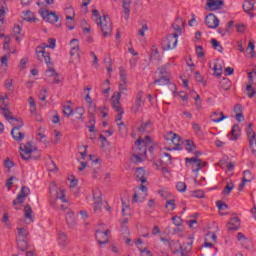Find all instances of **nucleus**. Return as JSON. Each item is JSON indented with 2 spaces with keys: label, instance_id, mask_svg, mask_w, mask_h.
Returning <instances> with one entry per match:
<instances>
[{
  "label": "nucleus",
  "instance_id": "obj_1",
  "mask_svg": "<svg viewBox=\"0 0 256 256\" xmlns=\"http://www.w3.org/2000/svg\"><path fill=\"white\" fill-rule=\"evenodd\" d=\"M11 115H13V112L7 110V113H4V118L6 119V121H18L19 122V125H16L11 130L12 138L14 139V141H17L19 143L23 139H25V133L20 131L21 127H23V125H25V123H23V119L15 118Z\"/></svg>",
  "mask_w": 256,
  "mask_h": 256
},
{
  "label": "nucleus",
  "instance_id": "obj_2",
  "mask_svg": "<svg viewBox=\"0 0 256 256\" xmlns=\"http://www.w3.org/2000/svg\"><path fill=\"white\" fill-rule=\"evenodd\" d=\"M96 23L100 26L103 37H109L113 33V23L108 15L96 18Z\"/></svg>",
  "mask_w": 256,
  "mask_h": 256
},
{
  "label": "nucleus",
  "instance_id": "obj_3",
  "mask_svg": "<svg viewBox=\"0 0 256 256\" xmlns=\"http://www.w3.org/2000/svg\"><path fill=\"white\" fill-rule=\"evenodd\" d=\"M112 109H114V111L118 113L116 115L115 121H121V119H123V113H125V111H123V107H121V94L119 92H114L112 95Z\"/></svg>",
  "mask_w": 256,
  "mask_h": 256
},
{
  "label": "nucleus",
  "instance_id": "obj_4",
  "mask_svg": "<svg viewBox=\"0 0 256 256\" xmlns=\"http://www.w3.org/2000/svg\"><path fill=\"white\" fill-rule=\"evenodd\" d=\"M179 35L177 34H169L166 38H164L161 42V47L163 51H169V49H175L177 47V38Z\"/></svg>",
  "mask_w": 256,
  "mask_h": 256
},
{
  "label": "nucleus",
  "instance_id": "obj_5",
  "mask_svg": "<svg viewBox=\"0 0 256 256\" xmlns=\"http://www.w3.org/2000/svg\"><path fill=\"white\" fill-rule=\"evenodd\" d=\"M36 55L38 61H44L48 67L49 65H53V62H51V55L49 52L45 51L44 46H37Z\"/></svg>",
  "mask_w": 256,
  "mask_h": 256
},
{
  "label": "nucleus",
  "instance_id": "obj_6",
  "mask_svg": "<svg viewBox=\"0 0 256 256\" xmlns=\"http://www.w3.org/2000/svg\"><path fill=\"white\" fill-rule=\"evenodd\" d=\"M39 14L42 17V19L46 21V23L54 24L57 23V21H59V16L55 12H50L45 8H41L39 10Z\"/></svg>",
  "mask_w": 256,
  "mask_h": 256
},
{
  "label": "nucleus",
  "instance_id": "obj_7",
  "mask_svg": "<svg viewBox=\"0 0 256 256\" xmlns=\"http://www.w3.org/2000/svg\"><path fill=\"white\" fill-rule=\"evenodd\" d=\"M31 193V189L27 186H22L19 194L17 195L16 199L13 200L12 205H23L25 203V199L29 197Z\"/></svg>",
  "mask_w": 256,
  "mask_h": 256
},
{
  "label": "nucleus",
  "instance_id": "obj_8",
  "mask_svg": "<svg viewBox=\"0 0 256 256\" xmlns=\"http://www.w3.org/2000/svg\"><path fill=\"white\" fill-rule=\"evenodd\" d=\"M166 140L172 141L173 145H175V147L173 148L174 151H181L183 149V147H181V144H180L181 136H179L178 134L169 132L166 136Z\"/></svg>",
  "mask_w": 256,
  "mask_h": 256
},
{
  "label": "nucleus",
  "instance_id": "obj_9",
  "mask_svg": "<svg viewBox=\"0 0 256 256\" xmlns=\"http://www.w3.org/2000/svg\"><path fill=\"white\" fill-rule=\"evenodd\" d=\"M204 21L209 29H217V27H219V18H217V16H215L213 13L206 15Z\"/></svg>",
  "mask_w": 256,
  "mask_h": 256
},
{
  "label": "nucleus",
  "instance_id": "obj_10",
  "mask_svg": "<svg viewBox=\"0 0 256 256\" xmlns=\"http://www.w3.org/2000/svg\"><path fill=\"white\" fill-rule=\"evenodd\" d=\"M223 5H225V0H207L206 9L208 11H219V9H223Z\"/></svg>",
  "mask_w": 256,
  "mask_h": 256
},
{
  "label": "nucleus",
  "instance_id": "obj_11",
  "mask_svg": "<svg viewBox=\"0 0 256 256\" xmlns=\"http://www.w3.org/2000/svg\"><path fill=\"white\" fill-rule=\"evenodd\" d=\"M93 199H94V212L101 213V207H103L101 191H99V190L94 191Z\"/></svg>",
  "mask_w": 256,
  "mask_h": 256
},
{
  "label": "nucleus",
  "instance_id": "obj_12",
  "mask_svg": "<svg viewBox=\"0 0 256 256\" xmlns=\"http://www.w3.org/2000/svg\"><path fill=\"white\" fill-rule=\"evenodd\" d=\"M136 147L134 148V153H138L140 155H147V145L145 144V140L139 138L135 141Z\"/></svg>",
  "mask_w": 256,
  "mask_h": 256
},
{
  "label": "nucleus",
  "instance_id": "obj_13",
  "mask_svg": "<svg viewBox=\"0 0 256 256\" xmlns=\"http://www.w3.org/2000/svg\"><path fill=\"white\" fill-rule=\"evenodd\" d=\"M228 231H239L241 227V220L239 217L231 218L230 221L227 223Z\"/></svg>",
  "mask_w": 256,
  "mask_h": 256
},
{
  "label": "nucleus",
  "instance_id": "obj_14",
  "mask_svg": "<svg viewBox=\"0 0 256 256\" xmlns=\"http://www.w3.org/2000/svg\"><path fill=\"white\" fill-rule=\"evenodd\" d=\"M242 9L245 11V13H248L252 19L255 17V15L251 13V11L255 9V2H253V0H246L242 6Z\"/></svg>",
  "mask_w": 256,
  "mask_h": 256
},
{
  "label": "nucleus",
  "instance_id": "obj_15",
  "mask_svg": "<svg viewBox=\"0 0 256 256\" xmlns=\"http://www.w3.org/2000/svg\"><path fill=\"white\" fill-rule=\"evenodd\" d=\"M143 103V91L140 90L136 95V102L135 105L132 107V112L138 113L139 108L142 107Z\"/></svg>",
  "mask_w": 256,
  "mask_h": 256
},
{
  "label": "nucleus",
  "instance_id": "obj_16",
  "mask_svg": "<svg viewBox=\"0 0 256 256\" xmlns=\"http://www.w3.org/2000/svg\"><path fill=\"white\" fill-rule=\"evenodd\" d=\"M168 245H169V248L171 249V251H173V253L175 255H179V253H181L180 249H182V245L179 242V240H172V241L168 242Z\"/></svg>",
  "mask_w": 256,
  "mask_h": 256
},
{
  "label": "nucleus",
  "instance_id": "obj_17",
  "mask_svg": "<svg viewBox=\"0 0 256 256\" xmlns=\"http://www.w3.org/2000/svg\"><path fill=\"white\" fill-rule=\"evenodd\" d=\"M96 239L99 245H107V243H109V237H107V234H103V231L100 230L96 231Z\"/></svg>",
  "mask_w": 256,
  "mask_h": 256
},
{
  "label": "nucleus",
  "instance_id": "obj_18",
  "mask_svg": "<svg viewBox=\"0 0 256 256\" xmlns=\"http://www.w3.org/2000/svg\"><path fill=\"white\" fill-rule=\"evenodd\" d=\"M24 217L25 219H28L29 223H33L35 221L33 218V208H31V205L29 204L24 206Z\"/></svg>",
  "mask_w": 256,
  "mask_h": 256
},
{
  "label": "nucleus",
  "instance_id": "obj_19",
  "mask_svg": "<svg viewBox=\"0 0 256 256\" xmlns=\"http://www.w3.org/2000/svg\"><path fill=\"white\" fill-rule=\"evenodd\" d=\"M58 199H60L62 203L67 202V200L65 199V190H60V193L57 194L56 199L50 202L51 207H53L54 209H59V206H57Z\"/></svg>",
  "mask_w": 256,
  "mask_h": 256
},
{
  "label": "nucleus",
  "instance_id": "obj_20",
  "mask_svg": "<svg viewBox=\"0 0 256 256\" xmlns=\"http://www.w3.org/2000/svg\"><path fill=\"white\" fill-rule=\"evenodd\" d=\"M210 118L213 123H221V121L227 119V116L223 112H213Z\"/></svg>",
  "mask_w": 256,
  "mask_h": 256
},
{
  "label": "nucleus",
  "instance_id": "obj_21",
  "mask_svg": "<svg viewBox=\"0 0 256 256\" xmlns=\"http://www.w3.org/2000/svg\"><path fill=\"white\" fill-rule=\"evenodd\" d=\"M58 245L63 248H65L66 245H69V238L65 232L58 233Z\"/></svg>",
  "mask_w": 256,
  "mask_h": 256
},
{
  "label": "nucleus",
  "instance_id": "obj_22",
  "mask_svg": "<svg viewBox=\"0 0 256 256\" xmlns=\"http://www.w3.org/2000/svg\"><path fill=\"white\" fill-rule=\"evenodd\" d=\"M66 223L70 227V229H73V227L77 225V221L75 220V213L67 212Z\"/></svg>",
  "mask_w": 256,
  "mask_h": 256
},
{
  "label": "nucleus",
  "instance_id": "obj_23",
  "mask_svg": "<svg viewBox=\"0 0 256 256\" xmlns=\"http://www.w3.org/2000/svg\"><path fill=\"white\" fill-rule=\"evenodd\" d=\"M135 177L138 181L147 183V178H145V169L143 167L136 168Z\"/></svg>",
  "mask_w": 256,
  "mask_h": 256
},
{
  "label": "nucleus",
  "instance_id": "obj_24",
  "mask_svg": "<svg viewBox=\"0 0 256 256\" xmlns=\"http://www.w3.org/2000/svg\"><path fill=\"white\" fill-rule=\"evenodd\" d=\"M122 7H123V10H124V18L127 20H129V15L131 13V8H130V4L132 3L131 0H122Z\"/></svg>",
  "mask_w": 256,
  "mask_h": 256
},
{
  "label": "nucleus",
  "instance_id": "obj_25",
  "mask_svg": "<svg viewBox=\"0 0 256 256\" xmlns=\"http://www.w3.org/2000/svg\"><path fill=\"white\" fill-rule=\"evenodd\" d=\"M24 14V21H27L28 23H37V21H39L38 18H35V15L33 14V12H31V10H27L25 12H23Z\"/></svg>",
  "mask_w": 256,
  "mask_h": 256
},
{
  "label": "nucleus",
  "instance_id": "obj_26",
  "mask_svg": "<svg viewBox=\"0 0 256 256\" xmlns=\"http://www.w3.org/2000/svg\"><path fill=\"white\" fill-rule=\"evenodd\" d=\"M183 145L186 149V151H188V153H193V151H195V149H197V145H195V142H193V140H185L183 142Z\"/></svg>",
  "mask_w": 256,
  "mask_h": 256
},
{
  "label": "nucleus",
  "instance_id": "obj_27",
  "mask_svg": "<svg viewBox=\"0 0 256 256\" xmlns=\"http://www.w3.org/2000/svg\"><path fill=\"white\" fill-rule=\"evenodd\" d=\"M16 241H17L18 249L20 251H27V249H29V244L27 242V239H16Z\"/></svg>",
  "mask_w": 256,
  "mask_h": 256
},
{
  "label": "nucleus",
  "instance_id": "obj_28",
  "mask_svg": "<svg viewBox=\"0 0 256 256\" xmlns=\"http://www.w3.org/2000/svg\"><path fill=\"white\" fill-rule=\"evenodd\" d=\"M70 43H71V45H74L70 51V55H71V57H73V55H77V53H79V40L72 39Z\"/></svg>",
  "mask_w": 256,
  "mask_h": 256
},
{
  "label": "nucleus",
  "instance_id": "obj_29",
  "mask_svg": "<svg viewBox=\"0 0 256 256\" xmlns=\"http://www.w3.org/2000/svg\"><path fill=\"white\" fill-rule=\"evenodd\" d=\"M240 131L241 129L239 128V125L236 124L232 127V130H231L232 141H237V139H239V136L241 135Z\"/></svg>",
  "mask_w": 256,
  "mask_h": 256
},
{
  "label": "nucleus",
  "instance_id": "obj_30",
  "mask_svg": "<svg viewBox=\"0 0 256 256\" xmlns=\"http://www.w3.org/2000/svg\"><path fill=\"white\" fill-rule=\"evenodd\" d=\"M233 189H235V184H233V181L226 182L222 195H231V191H233Z\"/></svg>",
  "mask_w": 256,
  "mask_h": 256
},
{
  "label": "nucleus",
  "instance_id": "obj_31",
  "mask_svg": "<svg viewBox=\"0 0 256 256\" xmlns=\"http://www.w3.org/2000/svg\"><path fill=\"white\" fill-rule=\"evenodd\" d=\"M170 79L167 76H161L160 78L154 80L153 83H151L150 85H156V83L160 84V85H169L170 83Z\"/></svg>",
  "mask_w": 256,
  "mask_h": 256
},
{
  "label": "nucleus",
  "instance_id": "obj_32",
  "mask_svg": "<svg viewBox=\"0 0 256 256\" xmlns=\"http://www.w3.org/2000/svg\"><path fill=\"white\" fill-rule=\"evenodd\" d=\"M20 151H23L25 155H31L33 151V144L31 142H28L23 146H20Z\"/></svg>",
  "mask_w": 256,
  "mask_h": 256
},
{
  "label": "nucleus",
  "instance_id": "obj_33",
  "mask_svg": "<svg viewBox=\"0 0 256 256\" xmlns=\"http://www.w3.org/2000/svg\"><path fill=\"white\" fill-rule=\"evenodd\" d=\"M206 165H207L206 163H202V160L192 164L193 173H199V171H201V169H203V167H205Z\"/></svg>",
  "mask_w": 256,
  "mask_h": 256
},
{
  "label": "nucleus",
  "instance_id": "obj_34",
  "mask_svg": "<svg viewBox=\"0 0 256 256\" xmlns=\"http://www.w3.org/2000/svg\"><path fill=\"white\" fill-rule=\"evenodd\" d=\"M161 163H163L164 165H171V163H172L171 154L164 152L161 157Z\"/></svg>",
  "mask_w": 256,
  "mask_h": 256
},
{
  "label": "nucleus",
  "instance_id": "obj_35",
  "mask_svg": "<svg viewBox=\"0 0 256 256\" xmlns=\"http://www.w3.org/2000/svg\"><path fill=\"white\" fill-rule=\"evenodd\" d=\"M175 21H176V23L172 24V28L177 33H181V25H183V19L178 17V18H176Z\"/></svg>",
  "mask_w": 256,
  "mask_h": 256
},
{
  "label": "nucleus",
  "instance_id": "obj_36",
  "mask_svg": "<svg viewBox=\"0 0 256 256\" xmlns=\"http://www.w3.org/2000/svg\"><path fill=\"white\" fill-rule=\"evenodd\" d=\"M248 140L249 139H256L255 131L253 130V123L248 124V128L246 130Z\"/></svg>",
  "mask_w": 256,
  "mask_h": 256
},
{
  "label": "nucleus",
  "instance_id": "obj_37",
  "mask_svg": "<svg viewBox=\"0 0 256 256\" xmlns=\"http://www.w3.org/2000/svg\"><path fill=\"white\" fill-rule=\"evenodd\" d=\"M29 232L25 228H18V236L16 239H27Z\"/></svg>",
  "mask_w": 256,
  "mask_h": 256
},
{
  "label": "nucleus",
  "instance_id": "obj_38",
  "mask_svg": "<svg viewBox=\"0 0 256 256\" xmlns=\"http://www.w3.org/2000/svg\"><path fill=\"white\" fill-rule=\"evenodd\" d=\"M211 45L213 49H215L219 53H223V46H221V43H219V41H217L216 39H211Z\"/></svg>",
  "mask_w": 256,
  "mask_h": 256
},
{
  "label": "nucleus",
  "instance_id": "obj_39",
  "mask_svg": "<svg viewBox=\"0 0 256 256\" xmlns=\"http://www.w3.org/2000/svg\"><path fill=\"white\" fill-rule=\"evenodd\" d=\"M220 85L224 91H229L231 89V81L228 78H224L221 82Z\"/></svg>",
  "mask_w": 256,
  "mask_h": 256
},
{
  "label": "nucleus",
  "instance_id": "obj_40",
  "mask_svg": "<svg viewBox=\"0 0 256 256\" xmlns=\"http://www.w3.org/2000/svg\"><path fill=\"white\" fill-rule=\"evenodd\" d=\"M48 43L49 44H43V47L46 49H55L56 45H57V40L55 38H49L48 39Z\"/></svg>",
  "mask_w": 256,
  "mask_h": 256
},
{
  "label": "nucleus",
  "instance_id": "obj_41",
  "mask_svg": "<svg viewBox=\"0 0 256 256\" xmlns=\"http://www.w3.org/2000/svg\"><path fill=\"white\" fill-rule=\"evenodd\" d=\"M165 207L168 209V211H175L177 207V205L175 204V199L167 200Z\"/></svg>",
  "mask_w": 256,
  "mask_h": 256
},
{
  "label": "nucleus",
  "instance_id": "obj_42",
  "mask_svg": "<svg viewBox=\"0 0 256 256\" xmlns=\"http://www.w3.org/2000/svg\"><path fill=\"white\" fill-rule=\"evenodd\" d=\"M143 157H145L143 154H139L138 152H134L132 155V161L133 163H142Z\"/></svg>",
  "mask_w": 256,
  "mask_h": 256
},
{
  "label": "nucleus",
  "instance_id": "obj_43",
  "mask_svg": "<svg viewBox=\"0 0 256 256\" xmlns=\"http://www.w3.org/2000/svg\"><path fill=\"white\" fill-rule=\"evenodd\" d=\"M66 27H68V29L70 31H73L75 29V22L73 21V17L72 16H66Z\"/></svg>",
  "mask_w": 256,
  "mask_h": 256
},
{
  "label": "nucleus",
  "instance_id": "obj_44",
  "mask_svg": "<svg viewBox=\"0 0 256 256\" xmlns=\"http://www.w3.org/2000/svg\"><path fill=\"white\" fill-rule=\"evenodd\" d=\"M119 71H120L121 83H127V70H125V68H123V67H120Z\"/></svg>",
  "mask_w": 256,
  "mask_h": 256
},
{
  "label": "nucleus",
  "instance_id": "obj_45",
  "mask_svg": "<svg viewBox=\"0 0 256 256\" xmlns=\"http://www.w3.org/2000/svg\"><path fill=\"white\" fill-rule=\"evenodd\" d=\"M20 156L24 161H29L30 159L37 161V159H39V157H41L40 155H38V156H34L32 154L26 155L25 153H20Z\"/></svg>",
  "mask_w": 256,
  "mask_h": 256
},
{
  "label": "nucleus",
  "instance_id": "obj_46",
  "mask_svg": "<svg viewBox=\"0 0 256 256\" xmlns=\"http://www.w3.org/2000/svg\"><path fill=\"white\" fill-rule=\"evenodd\" d=\"M176 189L180 193H185V191H187V184H185V182H178L176 184Z\"/></svg>",
  "mask_w": 256,
  "mask_h": 256
},
{
  "label": "nucleus",
  "instance_id": "obj_47",
  "mask_svg": "<svg viewBox=\"0 0 256 256\" xmlns=\"http://www.w3.org/2000/svg\"><path fill=\"white\" fill-rule=\"evenodd\" d=\"M243 178L242 179H246V183H251V181H253V174L251 173V171L246 170L243 173Z\"/></svg>",
  "mask_w": 256,
  "mask_h": 256
},
{
  "label": "nucleus",
  "instance_id": "obj_48",
  "mask_svg": "<svg viewBox=\"0 0 256 256\" xmlns=\"http://www.w3.org/2000/svg\"><path fill=\"white\" fill-rule=\"evenodd\" d=\"M63 113L66 117H71V115H73V108H71V106L64 105Z\"/></svg>",
  "mask_w": 256,
  "mask_h": 256
},
{
  "label": "nucleus",
  "instance_id": "obj_49",
  "mask_svg": "<svg viewBox=\"0 0 256 256\" xmlns=\"http://www.w3.org/2000/svg\"><path fill=\"white\" fill-rule=\"evenodd\" d=\"M216 206L218 207V209L220 211H225V209H229V205H227V203L221 201V200H218L216 202Z\"/></svg>",
  "mask_w": 256,
  "mask_h": 256
},
{
  "label": "nucleus",
  "instance_id": "obj_50",
  "mask_svg": "<svg viewBox=\"0 0 256 256\" xmlns=\"http://www.w3.org/2000/svg\"><path fill=\"white\" fill-rule=\"evenodd\" d=\"M119 94L122 93V95H126L127 94V83L125 82H121L119 84ZM120 98H121V95H120Z\"/></svg>",
  "mask_w": 256,
  "mask_h": 256
},
{
  "label": "nucleus",
  "instance_id": "obj_51",
  "mask_svg": "<svg viewBox=\"0 0 256 256\" xmlns=\"http://www.w3.org/2000/svg\"><path fill=\"white\" fill-rule=\"evenodd\" d=\"M52 65L48 66V69L46 70V73H50L48 77H59V73L55 70V68L51 67Z\"/></svg>",
  "mask_w": 256,
  "mask_h": 256
},
{
  "label": "nucleus",
  "instance_id": "obj_52",
  "mask_svg": "<svg viewBox=\"0 0 256 256\" xmlns=\"http://www.w3.org/2000/svg\"><path fill=\"white\" fill-rule=\"evenodd\" d=\"M105 85H107V88H105L104 90H102V93L104 95H109V92L111 91V87H109V85H111V82L109 81V79H106L104 81V83L102 84L103 87H105Z\"/></svg>",
  "mask_w": 256,
  "mask_h": 256
},
{
  "label": "nucleus",
  "instance_id": "obj_53",
  "mask_svg": "<svg viewBox=\"0 0 256 256\" xmlns=\"http://www.w3.org/2000/svg\"><path fill=\"white\" fill-rule=\"evenodd\" d=\"M196 54L198 59H203V57H205V52H203V46H196Z\"/></svg>",
  "mask_w": 256,
  "mask_h": 256
},
{
  "label": "nucleus",
  "instance_id": "obj_54",
  "mask_svg": "<svg viewBox=\"0 0 256 256\" xmlns=\"http://www.w3.org/2000/svg\"><path fill=\"white\" fill-rule=\"evenodd\" d=\"M192 197H196V199H203V197H205V192L202 190L193 191Z\"/></svg>",
  "mask_w": 256,
  "mask_h": 256
},
{
  "label": "nucleus",
  "instance_id": "obj_55",
  "mask_svg": "<svg viewBox=\"0 0 256 256\" xmlns=\"http://www.w3.org/2000/svg\"><path fill=\"white\" fill-rule=\"evenodd\" d=\"M2 223H4L5 227L11 229V224L9 223V213H4V216L2 217Z\"/></svg>",
  "mask_w": 256,
  "mask_h": 256
},
{
  "label": "nucleus",
  "instance_id": "obj_56",
  "mask_svg": "<svg viewBox=\"0 0 256 256\" xmlns=\"http://www.w3.org/2000/svg\"><path fill=\"white\" fill-rule=\"evenodd\" d=\"M191 245H193V242H191L189 244L188 248H185L183 246H182V248H180V252L179 253H181V256H187L188 255V253L191 251Z\"/></svg>",
  "mask_w": 256,
  "mask_h": 256
},
{
  "label": "nucleus",
  "instance_id": "obj_57",
  "mask_svg": "<svg viewBox=\"0 0 256 256\" xmlns=\"http://www.w3.org/2000/svg\"><path fill=\"white\" fill-rule=\"evenodd\" d=\"M172 221L176 227H181V225H183V220H181V217L173 216Z\"/></svg>",
  "mask_w": 256,
  "mask_h": 256
},
{
  "label": "nucleus",
  "instance_id": "obj_58",
  "mask_svg": "<svg viewBox=\"0 0 256 256\" xmlns=\"http://www.w3.org/2000/svg\"><path fill=\"white\" fill-rule=\"evenodd\" d=\"M151 125V121H148L146 123H142L141 127L138 128L139 133H145L147 131V128Z\"/></svg>",
  "mask_w": 256,
  "mask_h": 256
},
{
  "label": "nucleus",
  "instance_id": "obj_59",
  "mask_svg": "<svg viewBox=\"0 0 256 256\" xmlns=\"http://www.w3.org/2000/svg\"><path fill=\"white\" fill-rule=\"evenodd\" d=\"M250 148L252 149V153H256V138L248 139Z\"/></svg>",
  "mask_w": 256,
  "mask_h": 256
},
{
  "label": "nucleus",
  "instance_id": "obj_60",
  "mask_svg": "<svg viewBox=\"0 0 256 256\" xmlns=\"http://www.w3.org/2000/svg\"><path fill=\"white\" fill-rule=\"evenodd\" d=\"M29 103H30V107H31V113H35V111H37V105L35 104V99H33V97L29 98Z\"/></svg>",
  "mask_w": 256,
  "mask_h": 256
},
{
  "label": "nucleus",
  "instance_id": "obj_61",
  "mask_svg": "<svg viewBox=\"0 0 256 256\" xmlns=\"http://www.w3.org/2000/svg\"><path fill=\"white\" fill-rule=\"evenodd\" d=\"M158 193L160 197H163V199H169V197H171V193H169L167 190H159Z\"/></svg>",
  "mask_w": 256,
  "mask_h": 256
},
{
  "label": "nucleus",
  "instance_id": "obj_62",
  "mask_svg": "<svg viewBox=\"0 0 256 256\" xmlns=\"http://www.w3.org/2000/svg\"><path fill=\"white\" fill-rule=\"evenodd\" d=\"M11 43V38L9 36L4 37V45L3 49L7 51V49H10L9 44Z\"/></svg>",
  "mask_w": 256,
  "mask_h": 256
},
{
  "label": "nucleus",
  "instance_id": "obj_63",
  "mask_svg": "<svg viewBox=\"0 0 256 256\" xmlns=\"http://www.w3.org/2000/svg\"><path fill=\"white\" fill-rule=\"evenodd\" d=\"M13 181H15V176H11L7 181H6V187L8 191H11V188L13 187Z\"/></svg>",
  "mask_w": 256,
  "mask_h": 256
},
{
  "label": "nucleus",
  "instance_id": "obj_64",
  "mask_svg": "<svg viewBox=\"0 0 256 256\" xmlns=\"http://www.w3.org/2000/svg\"><path fill=\"white\" fill-rule=\"evenodd\" d=\"M4 166L6 167V169H12V167H15V163L11 160H9V158H7L4 161Z\"/></svg>",
  "mask_w": 256,
  "mask_h": 256
}]
</instances>
